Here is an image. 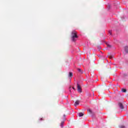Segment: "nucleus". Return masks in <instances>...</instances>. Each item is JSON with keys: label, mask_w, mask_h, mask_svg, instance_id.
Wrapping results in <instances>:
<instances>
[{"label": "nucleus", "mask_w": 128, "mask_h": 128, "mask_svg": "<svg viewBox=\"0 0 128 128\" xmlns=\"http://www.w3.org/2000/svg\"><path fill=\"white\" fill-rule=\"evenodd\" d=\"M72 41L74 42L76 40V39L74 38H78V32L75 30L72 31Z\"/></svg>", "instance_id": "f257e3e1"}, {"label": "nucleus", "mask_w": 128, "mask_h": 128, "mask_svg": "<svg viewBox=\"0 0 128 128\" xmlns=\"http://www.w3.org/2000/svg\"><path fill=\"white\" fill-rule=\"evenodd\" d=\"M77 88L78 91L80 94L82 92V86L78 84H77Z\"/></svg>", "instance_id": "f03ea898"}, {"label": "nucleus", "mask_w": 128, "mask_h": 128, "mask_svg": "<svg viewBox=\"0 0 128 128\" xmlns=\"http://www.w3.org/2000/svg\"><path fill=\"white\" fill-rule=\"evenodd\" d=\"M118 106H119V108H121V110H124V104H122V103L119 102Z\"/></svg>", "instance_id": "7ed1b4c3"}, {"label": "nucleus", "mask_w": 128, "mask_h": 128, "mask_svg": "<svg viewBox=\"0 0 128 128\" xmlns=\"http://www.w3.org/2000/svg\"><path fill=\"white\" fill-rule=\"evenodd\" d=\"M80 100H77L75 102L74 106H78V104H80Z\"/></svg>", "instance_id": "20e7f679"}, {"label": "nucleus", "mask_w": 128, "mask_h": 128, "mask_svg": "<svg viewBox=\"0 0 128 128\" xmlns=\"http://www.w3.org/2000/svg\"><path fill=\"white\" fill-rule=\"evenodd\" d=\"M108 58H110V59L114 58V55H112L110 53L108 54Z\"/></svg>", "instance_id": "39448f33"}, {"label": "nucleus", "mask_w": 128, "mask_h": 128, "mask_svg": "<svg viewBox=\"0 0 128 128\" xmlns=\"http://www.w3.org/2000/svg\"><path fill=\"white\" fill-rule=\"evenodd\" d=\"M84 113L82 112H80V113H78V116H84Z\"/></svg>", "instance_id": "423d86ee"}, {"label": "nucleus", "mask_w": 128, "mask_h": 128, "mask_svg": "<svg viewBox=\"0 0 128 128\" xmlns=\"http://www.w3.org/2000/svg\"><path fill=\"white\" fill-rule=\"evenodd\" d=\"M72 76H73L72 72H69V76H70V78H72Z\"/></svg>", "instance_id": "0eeeda50"}, {"label": "nucleus", "mask_w": 128, "mask_h": 128, "mask_svg": "<svg viewBox=\"0 0 128 128\" xmlns=\"http://www.w3.org/2000/svg\"><path fill=\"white\" fill-rule=\"evenodd\" d=\"M122 92H126V88L122 89Z\"/></svg>", "instance_id": "6e6552de"}, {"label": "nucleus", "mask_w": 128, "mask_h": 128, "mask_svg": "<svg viewBox=\"0 0 128 128\" xmlns=\"http://www.w3.org/2000/svg\"><path fill=\"white\" fill-rule=\"evenodd\" d=\"M106 44L108 48H112V45L110 44H109L106 43Z\"/></svg>", "instance_id": "1a4fd4ad"}, {"label": "nucleus", "mask_w": 128, "mask_h": 128, "mask_svg": "<svg viewBox=\"0 0 128 128\" xmlns=\"http://www.w3.org/2000/svg\"><path fill=\"white\" fill-rule=\"evenodd\" d=\"M125 52L127 54H128V47H125Z\"/></svg>", "instance_id": "9d476101"}, {"label": "nucleus", "mask_w": 128, "mask_h": 128, "mask_svg": "<svg viewBox=\"0 0 128 128\" xmlns=\"http://www.w3.org/2000/svg\"><path fill=\"white\" fill-rule=\"evenodd\" d=\"M119 128H125L126 126L124 125H120L119 126Z\"/></svg>", "instance_id": "9b49d317"}, {"label": "nucleus", "mask_w": 128, "mask_h": 128, "mask_svg": "<svg viewBox=\"0 0 128 128\" xmlns=\"http://www.w3.org/2000/svg\"><path fill=\"white\" fill-rule=\"evenodd\" d=\"M64 122H62L60 124V126L61 128H62L64 126Z\"/></svg>", "instance_id": "f8f14e48"}, {"label": "nucleus", "mask_w": 128, "mask_h": 128, "mask_svg": "<svg viewBox=\"0 0 128 128\" xmlns=\"http://www.w3.org/2000/svg\"><path fill=\"white\" fill-rule=\"evenodd\" d=\"M78 72H81V74H82V69L78 68Z\"/></svg>", "instance_id": "ddd939ff"}, {"label": "nucleus", "mask_w": 128, "mask_h": 128, "mask_svg": "<svg viewBox=\"0 0 128 128\" xmlns=\"http://www.w3.org/2000/svg\"><path fill=\"white\" fill-rule=\"evenodd\" d=\"M88 112H89L90 114H92V110H91L90 109H88Z\"/></svg>", "instance_id": "4468645a"}, {"label": "nucleus", "mask_w": 128, "mask_h": 128, "mask_svg": "<svg viewBox=\"0 0 128 128\" xmlns=\"http://www.w3.org/2000/svg\"><path fill=\"white\" fill-rule=\"evenodd\" d=\"M109 34H110V36H112V32L109 31Z\"/></svg>", "instance_id": "2eb2a0df"}, {"label": "nucleus", "mask_w": 128, "mask_h": 128, "mask_svg": "<svg viewBox=\"0 0 128 128\" xmlns=\"http://www.w3.org/2000/svg\"><path fill=\"white\" fill-rule=\"evenodd\" d=\"M40 120H43L42 118H40Z\"/></svg>", "instance_id": "dca6fc26"}, {"label": "nucleus", "mask_w": 128, "mask_h": 128, "mask_svg": "<svg viewBox=\"0 0 128 128\" xmlns=\"http://www.w3.org/2000/svg\"><path fill=\"white\" fill-rule=\"evenodd\" d=\"M64 118H66V114L64 115Z\"/></svg>", "instance_id": "f3484780"}, {"label": "nucleus", "mask_w": 128, "mask_h": 128, "mask_svg": "<svg viewBox=\"0 0 128 128\" xmlns=\"http://www.w3.org/2000/svg\"><path fill=\"white\" fill-rule=\"evenodd\" d=\"M72 88H73V90H76V88H74V87H72Z\"/></svg>", "instance_id": "a211bd4d"}]
</instances>
